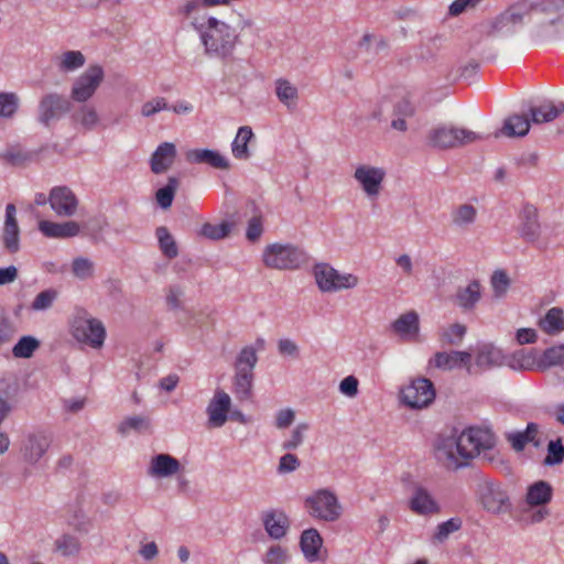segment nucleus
<instances>
[{
  "label": "nucleus",
  "instance_id": "13d9d810",
  "mask_svg": "<svg viewBox=\"0 0 564 564\" xmlns=\"http://www.w3.org/2000/svg\"><path fill=\"white\" fill-rule=\"evenodd\" d=\"M467 328L464 324L455 323L441 332V340L447 345H459L466 335Z\"/></svg>",
  "mask_w": 564,
  "mask_h": 564
},
{
  "label": "nucleus",
  "instance_id": "69168bd1",
  "mask_svg": "<svg viewBox=\"0 0 564 564\" xmlns=\"http://www.w3.org/2000/svg\"><path fill=\"white\" fill-rule=\"evenodd\" d=\"M509 285L510 279L505 271L498 270L494 272L491 276V286L496 296L503 295L507 292Z\"/></svg>",
  "mask_w": 564,
  "mask_h": 564
},
{
  "label": "nucleus",
  "instance_id": "f03ea898",
  "mask_svg": "<svg viewBox=\"0 0 564 564\" xmlns=\"http://www.w3.org/2000/svg\"><path fill=\"white\" fill-rule=\"evenodd\" d=\"M192 25L199 33L206 55L221 59L232 56L239 42L235 28L215 17H209L206 24L192 21Z\"/></svg>",
  "mask_w": 564,
  "mask_h": 564
},
{
  "label": "nucleus",
  "instance_id": "412c9836",
  "mask_svg": "<svg viewBox=\"0 0 564 564\" xmlns=\"http://www.w3.org/2000/svg\"><path fill=\"white\" fill-rule=\"evenodd\" d=\"M180 470L178 459L170 454H158L151 458L147 473L153 478H169Z\"/></svg>",
  "mask_w": 564,
  "mask_h": 564
},
{
  "label": "nucleus",
  "instance_id": "423d86ee",
  "mask_svg": "<svg viewBox=\"0 0 564 564\" xmlns=\"http://www.w3.org/2000/svg\"><path fill=\"white\" fill-rule=\"evenodd\" d=\"M527 23L532 25L530 4L528 0H519L495 18L491 31L496 34L511 35Z\"/></svg>",
  "mask_w": 564,
  "mask_h": 564
},
{
  "label": "nucleus",
  "instance_id": "052dcab7",
  "mask_svg": "<svg viewBox=\"0 0 564 564\" xmlns=\"http://www.w3.org/2000/svg\"><path fill=\"white\" fill-rule=\"evenodd\" d=\"M307 423H299L292 431L290 438L285 440L282 443V449L284 451H294L299 448L305 438V433L308 431Z\"/></svg>",
  "mask_w": 564,
  "mask_h": 564
},
{
  "label": "nucleus",
  "instance_id": "09e8293b",
  "mask_svg": "<svg viewBox=\"0 0 564 564\" xmlns=\"http://www.w3.org/2000/svg\"><path fill=\"white\" fill-rule=\"evenodd\" d=\"M462 525L463 521L460 518H451L447 521L437 524L435 532L432 536L433 543L445 542L452 533L460 530Z\"/></svg>",
  "mask_w": 564,
  "mask_h": 564
},
{
  "label": "nucleus",
  "instance_id": "3c124183",
  "mask_svg": "<svg viewBox=\"0 0 564 564\" xmlns=\"http://www.w3.org/2000/svg\"><path fill=\"white\" fill-rule=\"evenodd\" d=\"M178 186V181L176 177H170L167 181V184L161 188H159L155 193V199L158 205L163 208L167 209L171 207L176 189Z\"/></svg>",
  "mask_w": 564,
  "mask_h": 564
},
{
  "label": "nucleus",
  "instance_id": "de8ad7c7",
  "mask_svg": "<svg viewBox=\"0 0 564 564\" xmlns=\"http://www.w3.org/2000/svg\"><path fill=\"white\" fill-rule=\"evenodd\" d=\"M258 362L257 349L253 346L243 347L235 362L236 371L253 373V369Z\"/></svg>",
  "mask_w": 564,
  "mask_h": 564
},
{
  "label": "nucleus",
  "instance_id": "9d476101",
  "mask_svg": "<svg viewBox=\"0 0 564 564\" xmlns=\"http://www.w3.org/2000/svg\"><path fill=\"white\" fill-rule=\"evenodd\" d=\"M72 335L78 343L86 344L94 349H100L105 344L106 328L100 319L84 314L74 318Z\"/></svg>",
  "mask_w": 564,
  "mask_h": 564
},
{
  "label": "nucleus",
  "instance_id": "a878e982",
  "mask_svg": "<svg viewBox=\"0 0 564 564\" xmlns=\"http://www.w3.org/2000/svg\"><path fill=\"white\" fill-rule=\"evenodd\" d=\"M520 235L528 241H535L540 232L538 209L530 204L523 206L520 213Z\"/></svg>",
  "mask_w": 564,
  "mask_h": 564
},
{
  "label": "nucleus",
  "instance_id": "dca6fc26",
  "mask_svg": "<svg viewBox=\"0 0 564 564\" xmlns=\"http://www.w3.org/2000/svg\"><path fill=\"white\" fill-rule=\"evenodd\" d=\"M52 443V434L48 431L40 430L30 433L21 447L23 459L29 464H36L48 451Z\"/></svg>",
  "mask_w": 564,
  "mask_h": 564
},
{
  "label": "nucleus",
  "instance_id": "473e14b6",
  "mask_svg": "<svg viewBox=\"0 0 564 564\" xmlns=\"http://www.w3.org/2000/svg\"><path fill=\"white\" fill-rule=\"evenodd\" d=\"M553 496L552 486L545 480H539L528 487L525 502L531 507L549 503Z\"/></svg>",
  "mask_w": 564,
  "mask_h": 564
},
{
  "label": "nucleus",
  "instance_id": "e2e57ef3",
  "mask_svg": "<svg viewBox=\"0 0 564 564\" xmlns=\"http://www.w3.org/2000/svg\"><path fill=\"white\" fill-rule=\"evenodd\" d=\"M163 110H170V105L164 97H154L145 101L140 109V113L144 118H151Z\"/></svg>",
  "mask_w": 564,
  "mask_h": 564
},
{
  "label": "nucleus",
  "instance_id": "5fc2aeb1",
  "mask_svg": "<svg viewBox=\"0 0 564 564\" xmlns=\"http://www.w3.org/2000/svg\"><path fill=\"white\" fill-rule=\"evenodd\" d=\"M150 429V421L142 415H133L124 419L118 426V432L122 435L128 434L131 430L143 432Z\"/></svg>",
  "mask_w": 564,
  "mask_h": 564
},
{
  "label": "nucleus",
  "instance_id": "f8f14e48",
  "mask_svg": "<svg viewBox=\"0 0 564 564\" xmlns=\"http://www.w3.org/2000/svg\"><path fill=\"white\" fill-rule=\"evenodd\" d=\"M70 110V101L58 93H48L42 96L37 106V121L48 128Z\"/></svg>",
  "mask_w": 564,
  "mask_h": 564
},
{
  "label": "nucleus",
  "instance_id": "49530a36",
  "mask_svg": "<svg viewBox=\"0 0 564 564\" xmlns=\"http://www.w3.org/2000/svg\"><path fill=\"white\" fill-rule=\"evenodd\" d=\"M556 366H564V345L545 349L538 360V369H547Z\"/></svg>",
  "mask_w": 564,
  "mask_h": 564
},
{
  "label": "nucleus",
  "instance_id": "58836bf2",
  "mask_svg": "<svg viewBox=\"0 0 564 564\" xmlns=\"http://www.w3.org/2000/svg\"><path fill=\"white\" fill-rule=\"evenodd\" d=\"M529 118L533 124L552 122L556 119L555 104L551 100H545L540 106L530 107Z\"/></svg>",
  "mask_w": 564,
  "mask_h": 564
},
{
  "label": "nucleus",
  "instance_id": "a19ab883",
  "mask_svg": "<svg viewBox=\"0 0 564 564\" xmlns=\"http://www.w3.org/2000/svg\"><path fill=\"white\" fill-rule=\"evenodd\" d=\"M536 355L535 349H520L512 355L508 365L514 370H530L534 367L538 368L539 358H536Z\"/></svg>",
  "mask_w": 564,
  "mask_h": 564
},
{
  "label": "nucleus",
  "instance_id": "864d4df0",
  "mask_svg": "<svg viewBox=\"0 0 564 564\" xmlns=\"http://www.w3.org/2000/svg\"><path fill=\"white\" fill-rule=\"evenodd\" d=\"M20 99L15 93H0V118H12L18 111Z\"/></svg>",
  "mask_w": 564,
  "mask_h": 564
},
{
  "label": "nucleus",
  "instance_id": "0eeeda50",
  "mask_svg": "<svg viewBox=\"0 0 564 564\" xmlns=\"http://www.w3.org/2000/svg\"><path fill=\"white\" fill-rule=\"evenodd\" d=\"M482 137L471 130L451 124L437 126L430 130L427 143L436 149H451L481 140Z\"/></svg>",
  "mask_w": 564,
  "mask_h": 564
},
{
  "label": "nucleus",
  "instance_id": "c85d7f7f",
  "mask_svg": "<svg viewBox=\"0 0 564 564\" xmlns=\"http://www.w3.org/2000/svg\"><path fill=\"white\" fill-rule=\"evenodd\" d=\"M414 113L415 107L409 99L402 98L395 101L392 106L391 128L400 132H405L408 130L406 119L413 117Z\"/></svg>",
  "mask_w": 564,
  "mask_h": 564
},
{
  "label": "nucleus",
  "instance_id": "7ed1b4c3",
  "mask_svg": "<svg viewBox=\"0 0 564 564\" xmlns=\"http://www.w3.org/2000/svg\"><path fill=\"white\" fill-rule=\"evenodd\" d=\"M532 32L538 37L555 39L564 34V0H528Z\"/></svg>",
  "mask_w": 564,
  "mask_h": 564
},
{
  "label": "nucleus",
  "instance_id": "6e6552de",
  "mask_svg": "<svg viewBox=\"0 0 564 564\" xmlns=\"http://www.w3.org/2000/svg\"><path fill=\"white\" fill-rule=\"evenodd\" d=\"M477 497L481 507L489 513L502 514L512 510L506 488L497 481L485 479L477 486Z\"/></svg>",
  "mask_w": 564,
  "mask_h": 564
},
{
  "label": "nucleus",
  "instance_id": "6ab92c4d",
  "mask_svg": "<svg viewBox=\"0 0 564 564\" xmlns=\"http://www.w3.org/2000/svg\"><path fill=\"white\" fill-rule=\"evenodd\" d=\"M261 520L267 534L273 540L283 539L289 531L290 520L281 509H269L262 512Z\"/></svg>",
  "mask_w": 564,
  "mask_h": 564
},
{
  "label": "nucleus",
  "instance_id": "ddd939ff",
  "mask_svg": "<svg viewBox=\"0 0 564 564\" xmlns=\"http://www.w3.org/2000/svg\"><path fill=\"white\" fill-rule=\"evenodd\" d=\"M435 399V389L430 379L416 378L401 390V401L411 409L429 406Z\"/></svg>",
  "mask_w": 564,
  "mask_h": 564
},
{
  "label": "nucleus",
  "instance_id": "ea45409f",
  "mask_svg": "<svg viewBox=\"0 0 564 564\" xmlns=\"http://www.w3.org/2000/svg\"><path fill=\"white\" fill-rule=\"evenodd\" d=\"M73 120L86 130H94L99 123V115L93 105L84 102L73 115Z\"/></svg>",
  "mask_w": 564,
  "mask_h": 564
},
{
  "label": "nucleus",
  "instance_id": "c756f323",
  "mask_svg": "<svg viewBox=\"0 0 564 564\" xmlns=\"http://www.w3.org/2000/svg\"><path fill=\"white\" fill-rule=\"evenodd\" d=\"M471 355L467 351L436 352L433 359L434 366L440 369L452 370L469 366Z\"/></svg>",
  "mask_w": 564,
  "mask_h": 564
},
{
  "label": "nucleus",
  "instance_id": "c03bdc74",
  "mask_svg": "<svg viewBox=\"0 0 564 564\" xmlns=\"http://www.w3.org/2000/svg\"><path fill=\"white\" fill-rule=\"evenodd\" d=\"M86 58L80 51H66L58 57V69L62 73H72L82 68Z\"/></svg>",
  "mask_w": 564,
  "mask_h": 564
},
{
  "label": "nucleus",
  "instance_id": "1a4fd4ad",
  "mask_svg": "<svg viewBox=\"0 0 564 564\" xmlns=\"http://www.w3.org/2000/svg\"><path fill=\"white\" fill-rule=\"evenodd\" d=\"M318 289L322 292H338L354 289L358 285L359 279L351 273H341L327 263H318L313 270Z\"/></svg>",
  "mask_w": 564,
  "mask_h": 564
},
{
  "label": "nucleus",
  "instance_id": "5701e85b",
  "mask_svg": "<svg viewBox=\"0 0 564 564\" xmlns=\"http://www.w3.org/2000/svg\"><path fill=\"white\" fill-rule=\"evenodd\" d=\"M186 160L193 164H207L214 169L227 170L230 164L226 156L216 150L193 149L186 153Z\"/></svg>",
  "mask_w": 564,
  "mask_h": 564
},
{
  "label": "nucleus",
  "instance_id": "393cba45",
  "mask_svg": "<svg viewBox=\"0 0 564 564\" xmlns=\"http://www.w3.org/2000/svg\"><path fill=\"white\" fill-rule=\"evenodd\" d=\"M176 158V147L172 142H163L158 145L151 156V170L155 174L166 172Z\"/></svg>",
  "mask_w": 564,
  "mask_h": 564
},
{
  "label": "nucleus",
  "instance_id": "a18cd8bd",
  "mask_svg": "<svg viewBox=\"0 0 564 564\" xmlns=\"http://www.w3.org/2000/svg\"><path fill=\"white\" fill-rule=\"evenodd\" d=\"M155 236L158 238L161 252L167 259L176 258L178 254V248L169 229L165 226H160L155 230Z\"/></svg>",
  "mask_w": 564,
  "mask_h": 564
},
{
  "label": "nucleus",
  "instance_id": "0e129e2a",
  "mask_svg": "<svg viewBox=\"0 0 564 564\" xmlns=\"http://www.w3.org/2000/svg\"><path fill=\"white\" fill-rule=\"evenodd\" d=\"M57 296L56 291L48 289L40 292L32 302L34 311H44L52 306Z\"/></svg>",
  "mask_w": 564,
  "mask_h": 564
},
{
  "label": "nucleus",
  "instance_id": "39448f33",
  "mask_svg": "<svg viewBox=\"0 0 564 564\" xmlns=\"http://www.w3.org/2000/svg\"><path fill=\"white\" fill-rule=\"evenodd\" d=\"M305 508L311 517L325 522H335L343 514V506L334 491L318 489L305 498Z\"/></svg>",
  "mask_w": 564,
  "mask_h": 564
},
{
  "label": "nucleus",
  "instance_id": "8fccbe9b",
  "mask_svg": "<svg viewBox=\"0 0 564 564\" xmlns=\"http://www.w3.org/2000/svg\"><path fill=\"white\" fill-rule=\"evenodd\" d=\"M40 347V340L31 335L22 336L12 348L15 358H31Z\"/></svg>",
  "mask_w": 564,
  "mask_h": 564
},
{
  "label": "nucleus",
  "instance_id": "f3484780",
  "mask_svg": "<svg viewBox=\"0 0 564 564\" xmlns=\"http://www.w3.org/2000/svg\"><path fill=\"white\" fill-rule=\"evenodd\" d=\"M48 204L59 217H73L77 213L78 198L67 186H55L50 191Z\"/></svg>",
  "mask_w": 564,
  "mask_h": 564
},
{
  "label": "nucleus",
  "instance_id": "338daca9",
  "mask_svg": "<svg viewBox=\"0 0 564 564\" xmlns=\"http://www.w3.org/2000/svg\"><path fill=\"white\" fill-rule=\"evenodd\" d=\"M13 322L6 315H0V346L10 343L15 335Z\"/></svg>",
  "mask_w": 564,
  "mask_h": 564
},
{
  "label": "nucleus",
  "instance_id": "c9c22d12",
  "mask_svg": "<svg viewBox=\"0 0 564 564\" xmlns=\"http://www.w3.org/2000/svg\"><path fill=\"white\" fill-rule=\"evenodd\" d=\"M502 351L491 344L479 347L476 356V365L481 368L499 367L503 364Z\"/></svg>",
  "mask_w": 564,
  "mask_h": 564
},
{
  "label": "nucleus",
  "instance_id": "20e7f679",
  "mask_svg": "<svg viewBox=\"0 0 564 564\" xmlns=\"http://www.w3.org/2000/svg\"><path fill=\"white\" fill-rule=\"evenodd\" d=\"M308 261V253L293 243H270L262 252L263 264L272 270L294 271L306 265Z\"/></svg>",
  "mask_w": 564,
  "mask_h": 564
},
{
  "label": "nucleus",
  "instance_id": "bf43d9fd",
  "mask_svg": "<svg viewBox=\"0 0 564 564\" xmlns=\"http://www.w3.org/2000/svg\"><path fill=\"white\" fill-rule=\"evenodd\" d=\"M231 226L224 221L219 225L206 223L202 226L199 234L212 240H219L229 235Z\"/></svg>",
  "mask_w": 564,
  "mask_h": 564
},
{
  "label": "nucleus",
  "instance_id": "4be33fe9",
  "mask_svg": "<svg viewBox=\"0 0 564 564\" xmlns=\"http://www.w3.org/2000/svg\"><path fill=\"white\" fill-rule=\"evenodd\" d=\"M300 547H301L304 558L307 562L314 563V562L321 561L322 560L321 550L323 547V538L316 529H314V528L306 529L301 533Z\"/></svg>",
  "mask_w": 564,
  "mask_h": 564
},
{
  "label": "nucleus",
  "instance_id": "2f4dec72",
  "mask_svg": "<svg viewBox=\"0 0 564 564\" xmlns=\"http://www.w3.org/2000/svg\"><path fill=\"white\" fill-rule=\"evenodd\" d=\"M532 122L527 115H511L505 119L501 133L509 138H521L529 133Z\"/></svg>",
  "mask_w": 564,
  "mask_h": 564
},
{
  "label": "nucleus",
  "instance_id": "2eb2a0df",
  "mask_svg": "<svg viewBox=\"0 0 564 564\" xmlns=\"http://www.w3.org/2000/svg\"><path fill=\"white\" fill-rule=\"evenodd\" d=\"M230 395L224 390H216L206 408L207 426L209 429L223 427L228 421V414L230 412Z\"/></svg>",
  "mask_w": 564,
  "mask_h": 564
},
{
  "label": "nucleus",
  "instance_id": "4c0bfd02",
  "mask_svg": "<svg viewBox=\"0 0 564 564\" xmlns=\"http://www.w3.org/2000/svg\"><path fill=\"white\" fill-rule=\"evenodd\" d=\"M252 137L253 132L250 127L243 126L238 129L231 143V152L236 159L246 160L250 156L248 143Z\"/></svg>",
  "mask_w": 564,
  "mask_h": 564
},
{
  "label": "nucleus",
  "instance_id": "a211bd4d",
  "mask_svg": "<svg viewBox=\"0 0 564 564\" xmlns=\"http://www.w3.org/2000/svg\"><path fill=\"white\" fill-rule=\"evenodd\" d=\"M484 288L478 280H470L466 285H459L454 295L453 303L464 313L473 312L480 302Z\"/></svg>",
  "mask_w": 564,
  "mask_h": 564
},
{
  "label": "nucleus",
  "instance_id": "cd10ccee",
  "mask_svg": "<svg viewBox=\"0 0 564 564\" xmlns=\"http://www.w3.org/2000/svg\"><path fill=\"white\" fill-rule=\"evenodd\" d=\"M410 508L420 516L433 514L440 511L438 503L431 494L422 487L415 488L410 499Z\"/></svg>",
  "mask_w": 564,
  "mask_h": 564
},
{
  "label": "nucleus",
  "instance_id": "774afa93",
  "mask_svg": "<svg viewBox=\"0 0 564 564\" xmlns=\"http://www.w3.org/2000/svg\"><path fill=\"white\" fill-rule=\"evenodd\" d=\"M300 465L301 463L294 454L286 453L280 457L278 473L281 475L292 473L296 470Z\"/></svg>",
  "mask_w": 564,
  "mask_h": 564
},
{
  "label": "nucleus",
  "instance_id": "603ef678",
  "mask_svg": "<svg viewBox=\"0 0 564 564\" xmlns=\"http://www.w3.org/2000/svg\"><path fill=\"white\" fill-rule=\"evenodd\" d=\"M56 550L63 555V556H75L79 553L82 549V544L79 540L70 534H63L59 536L56 542Z\"/></svg>",
  "mask_w": 564,
  "mask_h": 564
},
{
  "label": "nucleus",
  "instance_id": "bb28decb",
  "mask_svg": "<svg viewBox=\"0 0 564 564\" xmlns=\"http://www.w3.org/2000/svg\"><path fill=\"white\" fill-rule=\"evenodd\" d=\"M538 433L539 425L530 422L524 431L507 433L506 437L516 452H521L529 443H532L534 447H539L541 445V442L536 440Z\"/></svg>",
  "mask_w": 564,
  "mask_h": 564
},
{
  "label": "nucleus",
  "instance_id": "e433bc0d",
  "mask_svg": "<svg viewBox=\"0 0 564 564\" xmlns=\"http://www.w3.org/2000/svg\"><path fill=\"white\" fill-rule=\"evenodd\" d=\"M540 328L549 335H557L564 330V313L560 307L550 308L539 322Z\"/></svg>",
  "mask_w": 564,
  "mask_h": 564
},
{
  "label": "nucleus",
  "instance_id": "6e6d98bb",
  "mask_svg": "<svg viewBox=\"0 0 564 564\" xmlns=\"http://www.w3.org/2000/svg\"><path fill=\"white\" fill-rule=\"evenodd\" d=\"M290 560L288 549L280 544L271 545L262 557L263 564H288Z\"/></svg>",
  "mask_w": 564,
  "mask_h": 564
},
{
  "label": "nucleus",
  "instance_id": "7c9ffc66",
  "mask_svg": "<svg viewBox=\"0 0 564 564\" xmlns=\"http://www.w3.org/2000/svg\"><path fill=\"white\" fill-rule=\"evenodd\" d=\"M391 328L403 339L416 337L420 330L419 315L414 311L402 314L392 323Z\"/></svg>",
  "mask_w": 564,
  "mask_h": 564
},
{
  "label": "nucleus",
  "instance_id": "680f3d73",
  "mask_svg": "<svg viewBox=\"0 0 564 564\" xmlns=\"http://www.w3.org/2000/svg\"><path fill=\"white\" fill-rule=\"evenodd\" d=\"M94 263L88 258L78 257L73 260L72 272L79 280H87L94 275Z\"/></svg>",
  "mask_w": 564,
  "mask_h": 564
},
{
  "label": "nucleus",
  "instance_id": "72a5a7b5",
  "mask_svg": "<svg viewBox=\"0 0 564 564\" xmlns=\"http://www.w3.org/2000/svg\"><path fill=\"white\" fill-rule=\"evenodd\" d=\"M275 96L289 110H294L299 102V89L289 79L278 78L274 82Z\"/></svg>",
  "mask_w": 564,
  "mask_h": 564
},
{
  "label": "nucleus",
  "instance_id": "aec40b11",
  "mask_svg": "<svg viewBox=\"0 0 564 564\" xmlns=\"http://www.w3.org/2000/svg\"><path fill=\"white\" fill-rule=\"evenodd\" d=\"M2 241L4 248L10 253H15L20 249V228L17 220V208L13 204L6 207V218L2 230Z\"/></svg>",
  "mask_w": 564,
  "mask_h": 564
},
{
  "label": "nucleus",
  "instance_id": "9b49d317",
  "mask_svg": "<svg viewBox=\"0 0 564 564\" xmlns=\"http://www.w3.org/2000/svg\"><path fill=\"white\" fill-rule=\"evenodd\" d=\"M104 79V68L98 64L90 65L74 79L70 87V99L79 104L87 102L96 94Z\"/></svg>",
  "mask_w": 564,
  "mask_h": 564
},
{
  "label": "nucleus",
  "instance_id": "37998d69",
  "mask_svg": "<svg viewBox=\"0 0 564 564\" xmlns=\"http://www.w3.org/2000/svg\"><path fill=\"white\" fill-rule=\"evenodd\" d=\"M253 373L236 371L234 377V392L239 400H249L252 397Z\"/></svg>",
  "mask_w": 564,
  "mask_h": 564
},
{
  "label": "nucleus",
  "instance_id": "79ce46f5",
  "mask_svg": "<svg viewBox=\"0 0 564 564\" xmlns=\"http://www.w3.org/2000/svg\"><path fill=\"white\" fill-rule=\"evenodd\" d=\"M477 217V209L470 204L457 206L452 212V223L455 227L465 229L473 225Z\"/></svg>",
  "mask_w": 564,
  "mask_h": 564
},
{
  "label": "nucleus",
  "instance_id": "4d7b16f0",
  "mask_svg": "<svg viewBox=\"0 0 564 564\" xmlns=\"http://www.w3.org/2000/svg\"><path fill=\"white\" fill-rule=\"evenodd\" d=\"M546 451L543 460L545 466L560 465L564 462V445L561 438L550 441Z\"/></svg>",
  "mask_w": 564,
  "mask_h": 564
},
{
  "label": "nucleus",
  "instance_id": "f704fd0d",
  "mask_svg": "<svg viewBox=\"0 0 564 564\" xmlns=\"http://www.w3.org/2000/svg\"><path fill=\"white\" fill-rule=\"evenodd\" d=\"M36 153L23 149L20 145H12L0 152V160L12 166H25L35 159Z\"/></svg>",
  "mask_w": 564,
  "mask_h": 564
},
{
  "label": "nucleus",
  "instance_id": "4468645a",
  "mask_svg": "<svg viewBox=\"0 0 564 564\" xmlns=\"http://www.w3.org/2000/svg\"><path fill=\"white\" fill-rule=\"evenodd\" d=\"M354 178L360 185L366 196L369 199H375L381 192L386 171L383 167L360 164L354 172Z\"/></svg>",
  "mask_w": 564,
  "mask_h": 564
},
{
  "label": "nucleus",
  "instance_id": "b1692460",
  "mask_svg": "<svg viewBox=\"0 0 564 564\" xmlns=\"http://www.w3.org/2000/svg\"><path fill=\"white\" fill-rule=\"evenodd\" d=\"M39 230L47 238L66 239L76 237L80 227L76 221L54 223L50 220H41Z\"/></svg>",
  "mask_w": 564,
  "mask_h": 564
},
{
  "label": "nucleus",
  "instance_id": "f257e3e1",
  "mask_svg": "<svg viewBox=\"0 0 564 564\" xmlns=\"http://www.w3.org/2000/svg\"><path fill=\"white\" fill-rule=\"evenodd\" d=\"M494 446L495 437L490 431L468 427L460 433L451 431L448 434H440L434 443V455L446 468L458 469Z\"/></svg>",
  "mask_w": 564,
  "mask_h": 564
}]
</instances>
